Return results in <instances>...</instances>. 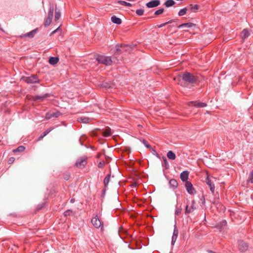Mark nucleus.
Returning a JSON list of instances; mask_svg holds the SVG:
<instances>
[{"instance_id": "cd10ccee", "label": "nucleus", "mask_w": 253, "mask_h": 253, "mask_svg": "<svg viewBox=\"0 0 253 253\" xmlns=\"http://www.w3.org/2000/svg\"><path fill=\"white\" fill-rule=\"evenodd\" d=\"M226 225L227 222L225 220H224L218 224L217 227L220 230H221L224 227L226 226Z\"/></svg>"}, {"instance_id": "dca6fc26", "label": "nucleus", "mask_w": 253, "mask_h": 253, "mask_svg": "<svg viewBox=\"0 0 253 253\" xmlns=\"http://www.w3.org/2000/svg\"><path fill=\"white\" fill-rule=\"evenodd\" d=\"M126 46L125 45H117L116 46V53L119 54L121 53L122 52H124V51H125L126 50Z\"/></svg>"}, {"instance_id": "4c0bfd02", "label": "nucleus", "mask_w": 253, "mask_h": 253, "mask_svg": "<svg viewBox=\"0 0 253 253\" xmlns=\"http://www.w3.org/2000/svg\"><path fill=\"white\" fill-rule=\"evenodd\" d=\"M163 163L166 169L169 168V164L166 157H163Z\"/></svg>"}, {"instance_id": "c9c22d12", "label": "nucleus", "mask_w": 253, "mask_h": 253, "mask_svg": "<svg viewBox=\"0 0 253 253\" xmlns=\"http://www.w3.org/2000/svg\"><path fill=\"white\" fill-rule=\"evenodd\" d=\"M144 10L142 9H138L136 10V13L139 16H141L144 14Z\"/></svg>"}, {"instance_id": "423d86ee", "label": "nucleus", "mask_w": 253, "mask_h": 253, "mask_svg": "<svg viewBox=\"0 0 253 253\" xmlns=\"http://www.w3.org/2000/svg\"><path fill=\"white\" fill-rule=\"evenodd\" d=\"M185 186L187 192L189 194L194 195L196 193V191L190 181H186L185 184Z\"/></svg>"}, {"instance_id": "2eb2a0df", "label": "nucleus", "mask_w": 253, "mask_h": 253, "mask_svg": "<svg viewBox=\"0 0 253 253\" xmlns=\"http://www.w3.org/2000/svg\"><path fill=\"white\" fill-rule=\"evenodd\" d=\"M36 32H37V30L35 29L27 34H25L20 36V37L21 38H26V37H29V38H32L34 36V35L36 33Z\"/></svg>"}, {"instance_id": "f03ea898", "label": "nucleus", "mask_w": 253, "mask_h": 253, "mask_svg": "<svg viewBox=\"0 0 253 253\" xmlns=\"http://www.w3.org/2000/svg\"><path fill=\"white\" fill-rule=\"evenodd\" d=\"M91 222L92 225L96 228L100 227L101 229H102L103 228V222L102 221L101 218L97 215H95L92 218Z\"/></svg>"}, {"instance_id": "c85d7f7f", "label": "nucleus", "mask_w": 253, "mask_h": 253, "mask_svg": "<svg viewBox=\"0 0 253 253\" xmlns=\"http://www.w3.org/2000/svg\"><path fill=\"white\" fill-rule=\"evenodd\" d=\"M47 97V94H45L43 96L36 95L33 97V99L35 101L37 100H41L42 101L44 98H46Z\"/></svg>"}, {"instance_id": "a19ab883", "label": "nucleus", "mask_w": 253, "mask_h": 253, "mask_svg": "<svg viewBox=\"0 0 253 253\" xmlns=\"http://www.w3.org/2000/svg\"><path fill=\"white\" fill-rule=\"evenodd\" d=\"M70 177V175L69 173H65L63 174V178L64 179L68 180Z\"/></svg>"}, {"instance_id": "ddd939ff", "label": "nucleus", "mask_w": 253, "mask_h": 253, "mask_svg": "<svg viewBox=\"0 0 253 253\" xmlns=\"http://www.w3.org/2000/svg\"><path fill=\"white\" fill-rule=\"evenodd\" d=\"M60 113L59 112H56L55 113H47L45 117L46 119L49 120L53 117L57 118L60 116Z\"/></svg>"}, {"instance_id": "72a5a7b5", "label": "nucleus", "mask_w": 253, "mask_h": 253, "mask_svg": "<svg viewBox=\"0 0 253 253\" xmlns=\"http://www.w3.org/2000/svg\"><path fill=\"white\" fill-rule=\"evenodd\" d=\"M118 2L124 6H131V4L130 3L125 1H123V0H119L118 1Z\"/></svg>"}, {"instance_id": "f8f14e48", "label": "nucleus", "mask_w": 253, "mask_h": 253, "mask_svg": "<svg viewBox=\"0 0 253 253\" xmlns=\"http://www.w3.org/2000/svg\"><path fill=\"white\" fill-rule=\"evenodd\" d=\"M189 174V171H188L187 170L183 171V172H182L180 175V177L181 180L183 182H186V181H188L187 180L188 179Z\"/></svg>"}, {"instance_id": "0eeeda50", "label": "nucleus", "mask_w": 253, "mask_h": 253, "mask_svg": "<svg viewBox=\"0 0 253 253\" xmlns=\"http://www.w3.org/2000/svg\"><path fill=\"white\" fill-rule=\"evenodd\" d=\"M206 182L210 187V190L212 194L214 193L215 186L213 181L208 175L206 179Z\"/></svg>"}, {"instance_id": "4468645a", "label": "nucleus", "mask_w": 253, "mask_h": 253, "mask_svg": "<svg viewBox=\"0 0 253 253\" xmlns=\"http://www.w3.org/2000/svg\"><path fill=\"white\" fill-rule=\"evenodd\" d=\"M178 234V230L177 227L175 226L173 230V235L171 239V244L172 245L175 242Z\"/></svg>"}, {"instance_id": "9d476101", "label": "nucleus", "mask_w": 253, "mask_h": 253, "mask_svg": "<svg viewBox=\"0 0 253 253\" xmlns=\"http://www.w3.org/2000/svg\"><path fill=\"white\" fill-rule=\"evenodd\" d=\"M188 106H192L196 107H205L207 106V104L205 103L200 102L198 101H190L188 103Z\"/></svg>"}, {"instance_id": "20e7f679", "label": "nucleus", "mask_w": 253, "mask_h": 253, "mask_svg": "<svg viewBox=\"0 0 253 253\" xmlns=\"http://www.w3.org/2000/svg\"><path fill=\"white\" fill-rule=\"evenodd\" d=\"M21 79L27 84L38 83L40 81L38 76L36 75H32L28 77H23Z\"/></svg>"}, {"instance_id": "a878e982", "label": "nucleus", "mask_w": 253, "mask_h": 253, "mask_svg": "<svg viewBox=\"0 0 253 253\" xmlns=\"http://www.w3.org/2000/svg\"><path fill=\"white\" fill-rule=\"evenodd\" d=\"M110 174H108L106 175V176L105 177L104 179V184L105 187H107L108 185V183L110 180Z\"/></svg>"}, {"instance_id": "f3484780", "label": "nucleus", "mask_w": 253, "mask_h": 253, "mask_svg": "<svg viewBox=\"0 0 253 253\" xmlns=\"http://www.w3.org/2000/svg\"><path fill=\"white\" fill-rule=\"evenodd\" d=\"M170 187L173 189H175L178 186V182L175 179H171L169 181Z\"/></svg>"}, {"instance_id": "a18cd8bd", "label": "nucleus", "mask_w": 253, "mask_h": 253, "mask_svg": "<svg viewBox=\"0 0 253 253\" xmlns=\"http://www.w3.org/2000/svg\"><path fill=\"white\" fill-rule=\"evenodd\" d=\"M60 30H61V28H60V27L59 26L56 29H55L53 32H52L50 33V35L51 36V35H53L54 34H55V33L57 32L58 31H59Z\"/></svg>"}, {"instance_id": "f704fd0d", "label": "nucleus", "mask_w": 253, "mask_h": 253, "mask_svg": "<svg viewBox=\"0 0 253 253\" xmlns=\"http://www.w3.org/2000/svg\"><path fill=\"white\" fill-rule=\"evenodd\" d=\"M52 20V19L47 17L46 19L45 20L44 26L45 27L48 26L50 24Z\"/></svg>"}, {"instance_id": "79ce46f5", "label": "nucleus", "mask_w": 253, "mask_h": 253, "mask_svg": "<svg viewBox=\"0 0 253 253\" xmlns=\"http://www.w3.org/2000/svg\"><path fill=\"white\" fill-rule=\"evenodd\" d=\"M105 163L104 161L100 162L98 164V167L99 168H102L104 166Z\"/></svg>"}, {"instance_id": "39448f33", "label": "nucleus", "mask_w": 253, "mask_h": 253, "mask_svg": "<svg viewBox=\"0 0 253 253\" xmlns=\"http://www.w3.org/2000/svg\"><path fill=\"white\" fill-rule=\"evenodd\" d=\"M87 157L84 156L79 158L76 162L75 165L77 167L83 169L85 167L87 164Z\"/></svg>"}, {"instance_id": "3c124183", "label": "nucleus", "mask_w": 253, "mask_h": 253, "mask_svg": "<svg viewBox=\"0 0 253 253\" xmlns=\"http://www.w3.org/2000/svg\"><path fill=\"white\" fill-rule=\"evenodd\" d=\"M166 25V23H164L161 24L160 25H158V28H161V27H163V26H164Z\"/></svg>"}, {"instance_id": "e433bc0d", "label": "nucleus", "mask_w": 253, "mask_h": 253, "mask_svg": "<svg viewBox=\"0 0 253 253\" xmlns=\"http://www.w3.org/2000/svg\"><path fill=\"white\" fill-rule=\"evenodd\" d=\"M164 8H160V9L156 10L155 12V14L156 15H158L162 14L164 12Z\"/></svg>"}, {"instance_id": "6e6552de", "label": "nucleus", "mask_w": 253, "mask_h": 253, "mask_svg": "<svg viewBox=\"0 0 253 253\" xmlns=\"http://www.w3.org/2000/svg\"><path fill=\"white\" fill-rule=\"evenodd\" d=\"M195 204V201L194 200H192L191 202V205L190 207L188 205H186L185 207V211L186 214H188L189 213L192 212L194 211H195L196 209Z\"/></svg>"}, {"instance_id": "6e6d98bb", "label": "nucleus", "mask_w": 253, "mask_h": 253, "mask_svg": "<svg viewBox=\"0 0 253 253\" xmlns=\"http://www.w3.org/2000/svg\"><path fill=\"white\" fill-rule=\"evenodd\" d=\"M70 202L71 203H73L75 202V200L74 199H72Z\"/></svg>"}, {"instance_id": "5fc2aeb1", "label": "nucleus", "mask_w": 253, "mask_h": 253, "mask_svg": "<svg viewBox=\"0 0 253 253\" xmlns=\"http://www.w3.org/2000/svg\"><path fill=\"white\" fill-rule=\"evenodd\" d=\"M172 22V20H170L168 22H166L165 23H166V25H167L168 24L171 23Z\"/></svg>"}, {"instance_id": "2f4dec72", "label": "nucleus", "mask_w": 253, "mask_h": 253, "mask_svg": "<svg viewBox=\"0 0 253 253\" xmlns=\"http://www.w3.org/2000/svg\"><path fill=\"white\" fill-rule=\"evenodd\" d=\"M187 10V9L186 7L180 9L179 10V11L178 12V15L179 16H183L184 15H185L186 13Z\"/></svg>"}, {"instance_id": "412c9836", "label": "nucleus", "mask_w": 253, "mask_h": 253, "mask_svg": "<svg viewBox=\"0 0 253 253\" xmlns=\"http://www.w3.org/2000/svg\"><path fill=\"white\" fill-rule=\"evenodd\" d=\"M167 157L170 160H174L176 158V155L172 151H169L167 153Z\"/></svg>"}, {"instance_id": "4d7b16f0", "label": "nucleus", "mask_w": 253, "mask_h": 253, "mask_svg": "<svg viewBox=\"0 0 253 253\" xmlns=\"http://www.w3.org/2000/svg\"><path fill=\"white\" fill-rule=\"evenodd\" d=\"M42 135H43V137H44V136H46L45 135H44V134L43 133V134H42Z\"/></svg>"}, {"instance_id": "4be33fe9", "label": "nucleus", "mask_w": 253, "mask_h": 253, "mask_svg": "<svg viewBox=\"0 0 253 253\" xmlns=\"http://www.w3.org/2000/svg\"><path fill=\"white\" fill-rule=\"evenodd\" d=\"M175 3V2L173 0H167L164 4L167 7H169L174 5Z\"/></svg>"}, {"instance_id": "864d4df0", "label": "nucleus", "mask_w": 253, "mask_h": 253, "mask_svg": "<svg viewBox=\"0 0 253 253\" xmlns=\"http://www.w3.org/2000/svg\"><path fill=\"white\" fill-rule=\"evenodd\" d=\"M208 252L209 253H216L214 252L213 251H211V250H208Z\"/></svg>"}, {"instance_id": "7c9ffc66", "label": "nucleus", "mask_w": 253, "mask_h": 253, "mask_svg": "<svg viewBox=\"0 0 253 253\" xmlns=\"http://www.w3.org/2000/svg\"><path fill=\"white\" fill-rule=\"evenodd\" d=\"M80 121L84 123H89L91 119L87 117H81L79 118Z\"/></svg>"}, {"instance_id": "8fccbe9b", "label": "nucleus", "mask_w": 253, "mask_h": 253, "mask_svg": "<svg viewBox=\"0 0 253 253\" xmlns=\"http://www.w3.org/2000/svg\"><path fill=\"white\" fill-rule=\"evenodd\" d=\"M43 205H38L37 207V209L39 210L42 209L43 207Z\"/></svg>"}, {"instance_id": "f257e3e1", "label": "nucleus", "mask_w": 253, "mask_h": 253, "mask_svg": "<svg viewBox=\"0 0 253 253\" xmlns=\"http://www.w3.org/2000/svg\"><path fill=\"white\" fill-rule=\"evenodd\" d=\"M181 78L185 84H196L199 81V76L188 72L183 73L181 75Z\"/></svg>"}, {"instance_id": "7ed1b4c3", "label": "nucleus", "mask_w": 253, "mask_h": 253, "mask_svg": "<svg viewBox=\"0 0 253 253\" xmlns=\"http://www.w3.org/2000/svg\"><path fill=\"white\" fill-rule=\"evenodd\" d=\"M96 60L98 63L104 64L106 66L110 65L112 62L110 57L104 55H98Z\"/></svg>"}, {"instance_id": "6ab92c4d", "label": "nucleus", "mask_w": 253, "mask_h": 253, "mask_svg": "<svg viewBox=\"0 0 253 253\" xmlns=\"http://www.w3.org/2000/svg\"><path fill=\"white\" fill-rule=\"evenodd\" d=\"M111 21L113 23L117 24H121L122 23V20L115 15L112 16Z\"/></svg>"}, {"instance_id": "c03bdc74", "label": "nucleus", "mask_w": 253, "mask_h": 253, "mask_svg": "<svg viewBox=\"0 0 253 253\" xmlns=\"http://www.w3.org/2000/svg\"><path fill=\"white\" fill-rule=\"evenodd\" d=\"M60 30H61V28H60V27L59 26L56 29H55L53 32H52L50 33V35L51 36V35H53L54 34H55V33L57 32L58 31H59Z\"/></svg>"}, {"instance_id": "a211bd4d", "label": "nucleus", "mask_w": 253, "mask_h": 253, "mask_svg": "<svg viewBox=\"0 0 253 253\" xmlns=\"http://www.w3.org/2000/svg\"><path fill=\"white\" fill-rule=\"evenodd\" d=\"M59 61V58L57 57H51L48 60V62L51 65H55Z\"/></svg>"}, {"instance_id": "49530a36", "label": "nucleus", "mask_w": 253, "mask_h": 253, "mask_svg": "<svg viewBox=\"0 0 253 253\" xmlns=\"http://www.w3.org/2000/svg\"><path fill=\"white\" fill-rule=\"evenodd\" d=\"M15 160V159L13 157H11L9 159L8 162V163L9 164H12L13 163V162Z\"/></svg>"}, {"instance_id": "473e14b6", "label": "nucleus", "mask_w": 253, "mask_h": 253, "mask_svg": "<svg viewBox=\"0 0 253 253\" xmlns=\"http://www.w3.org/2000/svg\"><path fill=\"white\" fill-rule=\"evenodd\" d=\"M61 13L59 10H57L56 8L55 9V21H57L60 17Z\"/></svg>"}, {"instance_id": "5701e85b", "label": "nucleus", "mask_w": 253, "mask_h": 253, "mask_svg": "<svg viewBox=\"0 0 253 253\" xmlns=\"http://www.w3.org/2000/svg\"><path fill=\"white\" fill-rule=\"evenodd\" d=\"M103 135L104 137H108L111 135V129L109 127L105 129L103 132Z\"/></svg>"}, {"instance_id": "de8ad7c7", "label": "nucleus", "mask_w": 253, "mask_h": 253, "mask_svg": "<svg viewBox=\"0 0 253 253\" xmlns=\"http://www.w3.org/2000/svg\"><path fill=\"white\" fill-rule=\"evenodd\" d=\"M70 212H71V211H70V210H67V211H66L64 212V215H65V216H67V215H69V214H70Z\"/></svg>"}, {"instance_id": "603ef678", "label": "nucleus", "mask_w": 253, "mask_h": 253, "mask_svg": "<svg viewBox=\"0 0 253 253\" xmlns=\"http://www.w3.org/2000/svg\"><path fill=\"white\" fill-rule=\"evenodd\" d=\"M43 137H43V135H41L39 137V138L38 139V141H39V140H40L42 139Z\"/></svg>"}, {"instance_id": "ea45409f", "label": "nucleus", "mask_w": 253, "mask_h": 253, "mask_svg": "<svg viewBox=\"0 0 253 253\" xmlns=\"http://www.w3.org/2000/svg\"><path fill=\"white\" fill-rule=\"evenodd\" d=\"M54 129L53 127H51L49 128L48 129H46L45 131L43 132V133L44 135H46L47 134H48L51 130H52Z\"/></svg>"}, {"instance_id": "09e8293b", "label": "nucleus", "mask_w": 253, "mask_h": 253, "mask_svg": "<svg viewBox=\"0 0 253 253\" xmlns=\"http://www.w3.org/2000/svg\"><path fill=\"white\" fill-rule=\"evenodd\" d=\"M181 209H177L176 211H175V214L178 215L179 213L181 212Z\"/></svg>"}, {"instance_id": "c756f323", "label": "nucleus", "mask_w": 253, "mask_h": 253, "mask_svg": "<svg viewBox=\"0 0 253 253\" xmlns=\"http://www.w3.org/2000/svg\"><path fill=\"white\" fill-rule=\"evenodd\" d=\"M25 148L23 146H20L17 147L16 149H14L13 150V152L14 153H16L17 152H21L24 151Z\"/></svg>"}, {"instance_id": "bb28decb", "label": "nucleus", "mask_w": 253, "mask_h": 253, "mask_svg": "<svg viewBox=\"0 0 253 253\" xmlns=\"http://www.w3.org/2000/svg\"><path fill=\"white\" fill-rule=\"evenodd\" d=\"M242 39H246L250 36V33L247 29H244L242 32Z\"/></svg>"}, {"instance_id": "aec40b11", "label": "nucleus", "mask_w": 253, "mask_h": 253, "mask_svg": "<svg viewBox=\"0 0 253 253\" xmlns=\"http://www.w3.org/2000/svg\"><path fill=\"white\" fill-rule=\"evenodd\" d=\"M194 25V24L192 23H183L182 24L179 25L178 26V28H183V27H186V28H191Z\"/></svg>"}, {"instance_id": "37998d69", "label": "nucleus", "mask_w": 253, "mask_h": 253, "mask_svg": "<svg viewBox=\"0 0 253 253\" xmlns=\"http://www.w3.org/2000/svg\"><path fill=\"white\" fill-rule=\"evenodd\" d=\"M60 30H61V28H60V27L59 26L56 29H55L53 32H52L50 33V35L51 36V35H53L54 34H55V33L57 32L58 31H59Z\"/></svg>"}, {"instance_id": "9b49d317", "label": "nucleus", "mask_w": 253, "mask_h": 253, "mask_svg": "<svg viewBox=\"0 0 253 253\" xmlns=\"http://www.w3.org/2000/svg\"><path fill=\"white\" fill-rule=\"evenodd\" d=\"M160 1L159 0H152L146 4L148 8H153L160 5Z\"/></svg>"}, {"instance_id": "1a4fd4ad", "label": "nucleus", "mask_w": 253, "mask_h": 253, "mask_svg": "<svg viewBox=\"0 0 253 253\" xmlns=\"http://www.w3.org/2000/svg\"><path fill=\"white\" fill-rule=\"evenodd\" d=\"M239 249L241 252H245L248 250L249 245L248 243L244 242L243 241H239L238 242Z\"/></svg>"}, {"instance_id": "393cba45", "label": "nucleus", "mask_w": 253, "mask_h": 253, "mask_svg": "<svg viewBox=\"0 0 253 253\" xmlns=\"http://www.w3.org/2000/svg\"><path fill=\"white\" fill-rule=\"evenodd\" d=\"M54 9L53 5L51 6L50 7L48 13V18H51L52 19L53 16V12H54Z\"/></svg>"}, {"instance_id": "b1692460", "label": "nucleus", "mask_w": 253, "mask_h": 253, "mask_svg": "<svg viewBox=\"0 0 253 253\" xmlns=\"http://www.w3.org/2000/svg\"><path fill=\"white\" fill-rule=\"evenodd\" d=\"M189 7L190 10L193 12H196L199 8V6L198 4L193 5L190 4Z\"/></svg>"}, {"instance_id": "58836bf2", "label": "nucleus", "mask_w": 253, "mask_h": 253, "mask_svg": "<svg viewBox=\"0 0 253 253\" xmlns=\"http://www.w3.org/2000/svg\"><path fill=\"white\" fill-rule=\"evenodd\" d=\"M142 143L146 146V147H147V148H151L150 145L149 144H148V142L146 140L143 139V141H142Z\"/></svg>"}]
</instances>
